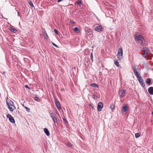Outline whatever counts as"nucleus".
<instances>
[{
  "label": "nucleus",
  "instance_id": "obj_1",
  "mask_svg": "<svg viewBox=\"0 0 153 153\" xmlns=\"http://www.w3.org/2000/svg\"><path fill=\"white\" fill-rule=\"evenodd\" d=\"M6 102L8 107V108L11 112L13 111V110L16 109L14 103L13 101L7 98L6 99Z\"/></svg>",
  "mask_w": 153,
  "mask_h": 153
},
{
  "label": "nucleus",
  "instance_id": "obj_2",
  "mask_svg": "<svg viewBox=\"0 0 153 153\" xmlns=\"http://www.w3.org/2000/svg\"><path fill=\"white\" fill-rule=\"evenodd\" d=\"M133 69L135 75L137 78H138L141 76L140 75V69L138 67H137L136 65H134L133 66Z\"/></svg>",
  "mask_w": 153,
  "mask_h": 153
},
{
  "label": "nucleus",
  "instance_id": "obj_3",
  "mask_svg": "<svg viewBox=\"0 0 153 153\" xmlns=\"http://www.w3.org/2000/svg\"><path fill=\"white\" fill-rule=\"evenodd\" d=\"M123 50L121 47L118 50L117 58L119 59H120L123 57Z\"/></svg>",
  "mask_w": 153,
  "mask_h": 153
},
{
  "label": "nucleus",
  "instance_id": "obj_4",
  "mask_svg": "<svg viewBox=\"0 0 153 153\" xmlns=\"http://www.w3.org/2000/svg\"><path fill=\"white\" fill-rule=\"evenodd\" d=\"M50 114L51 117L52 118L54 122V123H57V118H56V117L55 116V115L54 114V113L52 112L50 113Z\"/></svg>",
  "mask_w": 153,
  "mask_h": 153
},
{
  "label": "nucleus",
  "instance_id": "obj_5",
  "mask_svg": "<svg viewBox=\"0 0 153 153\" xmlns=\"http://www.w3.org/2000/svg\"><path fill=\"white\" fill-rule=\"evenodd\" d=\"M104 27L102 25H99L95 27L94 30L98 32H102L103 31Z\"/></svg>",
  "mask_w": 153,
  "mask_h": 153
},
{
  "label": "nucleus",
  "instance_id": "obj_6",
  "mask_svg": "<svg viewBox=\"0 0 153 153\" xmlns=\"http://www.w3.org/2000/svg\"><path fill=\"white\" fill-rule=\"evenodd\" d=\"M103 103L101 102H99L97 104V110L99 111H101L102 108L103 107Z\"/></svg>",
  "mask_w": 153,
  "mask_h": 153
},
{
  "label": "nucleus",
  "instance_id": "obj_7",
  "mask_svg": "<svg viewBox=\"0 0 153 153\" xmlns=\"http://www.w3.org/2000/svg\"><path fill=\"white\" fill-rule=\"evenodd\" d=\"M55 102L56 104V105L59 110H60L61 109V104L57 99H55Z\"/></svg>",
  "mask_w": 153,
  "mask_h": 153
},
{
  "label": "nucleus",
  "instance_id": "obj_8",
  "mask_svg": "<svg viewBox=\"0 0 153 153\" xmlns=\"http://www.w3.org/2000/svg\"><path fill=\"white\" fill-rule=\"evenodd\" d=\"M137 79L142 86L144 87L145 86V84L141 77L140 76V77L137 78Z\"/></svg>",
  "mask_w": 153,
  "mask_h": 153
},
{
  "label": "nucleus",
  "instance_id": "obj_9",
  "mask_svg": "<svg viewBox=\"0 0 153 153\" xmlns=\"http://www.w3.org/2000/svg\"><path fill=\"white\" fill-rule=\"evenodd\" d=\"M126 91V90H121L119 92V95L120 98L123 97L125 95V94Z\"/></svg>",
  "mask_w": 153,
  "mask_h": 153
},
{
  "label": "nucleus",
  "instance_id": "obj_10",
  "mask_svg": "<svg viewBox=\"0 0 153 153\" xmlns=\"http://www.w3.org/2000/svg\"><path fill=\"white\" fill-rule=\"evenodd\" d=\"M7 117L9 118L10 121L12 123H15V121L14 119L12 116L10 114H8L7 115Z\"/></svg>",
  "mask_w": 153,
  "mask_h": 153
},
{
  "label": "nucleus",
  "instance_id": "obj_11",
  "mask_svg": "<svg viewBox=\"0 0 153 153\" xmlns=\"http://www.w3.org/2000/svg\"><path fill=\"white\" fill-rule=\"evenodd\" d=\"M142 39L143 40H144V38L141 35H138L137 36H136L135 39V40L136 41H140Z\"/></svg>",
  "mask_w": 153,
  "mask_h": 153
},
{
  "label": "nucleus",
  "instance_id": "obj_12",
  "mask_svg": "<svg viewBox=\"0 0 153 153\" xmlns=\"http://www.w3.org/2000/svg\"><path fill=\"white\" fill-rule=\"evenodd\" d=\"M144 52L146 54H147L150 53V51L149 49L147 47H144L143 48Z\"/></svg>",
  "mask_w": 153,
  "mask_h": 153
},
{
  "label": "nucleus",
  "instance_id": "obj_13",
  "mask_svg": "<svg viewBox=\"0 0 153 153\" xmlns=\"http://www.w3.org/2000/svg\"><path fill=\"white\" fill-rule=\"evenodd\" d=\"M148 91L150 95H153V87H149L148 89Z\"/></svg>",
  "mask_w": 153,
  "mask_h": 153
},
{
  "label": "nucleus",
  "instance_id": "obj_14",
  "mask_svg": "<svg viewBox=\"0 0 153 153\" xmlns=\"http://www.w3.org/2000/svg\"><path fill=\"white\" fill-rule=\"evenodd\" d=\"M128 109V106L127 105H126L125 106H124L122 109V111L123 112H126L127 111Z\"/></svg>",
  "mask_w": 153,
  "mask_h": 153
},
{
  "label": "nucleus",
  "instance_id": "obj_15",
  "mask_svg": "<svg viewBox=\"0 0 153 153\" xmlns=\"http://www.w3.org/2000/svg\"><path fill=\"white\" fill-rule=\"evenodd\" d=\"M42 33L43 34L44 36L45 39H47L48 35L45 30H44V31H42Z\"/></svg>",
  "mask_w": 153,
  "mask_h": 153
},
{
  "label": "nucleus",
  "instance_id": "obj_16",
  "mask_svg": "<svg viewBox=\"0 0 153 153\" xmlns=\"http://www.w3.org/2000/svg\"><path fill=\"white\" fill-rule=\"evenodd\" d=\"M138 42V43H139L140 45H143L144 44L145 40L144 39V40H142V39L140 40V41H136Z\"/></svg>",
  "mask_w": 153,
  "mask_h": 153
},
{
  "label": "nucleus",
  "instance_id": "obj_17",
  "mask_svg": "<svg viewBox=\"0 0 153 153\" xmlns=\"http://www.w3.org/2000/svg\"><path fill=\"white\" fill-rule=\"evenodd\" d=\"M44 131L48 136H49L50 134L47 128H45L44 129Z\"/></svg>",
  "mask_w": 153,
  "mask_h": 153
},
{
  "label": "nucleus",
  "instance_id": "obj_18",
  "mask_svg": "<svg viewBox=\"0 0 153 153\" xmlns=\"http://www.w3.org/2000/svg\"><path fill=\"white\" fill-rule=\"evenodd\" d=\"M146 82L149 85H151V79L149 78H148L146 79Z\"/></svg>",
  "mask_w": 153,
  "mask_h": 153
},
{
  "label": "nucleus",
  "instance_id": "obj_19",
  "mask_svg": "<svg viewBox=\"0 0 153 153\" xmlns=\"http://www.w3.org/2000/svg\"><path fill=\"white\" fill-rule=\"evenodd\" d=\"M10 29L11 31L14 33H15L17 31V30L16 29L12 27H10Z\"/></svg>",
  "mask_w": 153,
  "mask_h": 153
},
{
  "label": "nucleus",
  "instance_id": "obj_20",
  "mask_svg": "<svg viewBox=\"0 0 153 153\" xmlns=\"http://www.w3.org/2000/svg\"><path fill=\"white\" fill-rule=\"evenodd\" d=\"M85 62L86 63L87 65L89 66V64H90V62L89 59L87 58H85Z\"/></svg>",
  "mask_w": 153,
  "mask_h": 153
},
{
  "label": "nucleus",
  "instance_id": "obj_21",
  "mask_svg": "<svg viewBox=\"0 0 153 153\" xmlns=\"http://www.w3.org/2000/svg\"><path fill=\"white\" fill-rule=\"evenodd\" d=\"M91 86L92 87H95L97 88L99 87V85L96 83H92L91 84Z\"/></svg>",
  "mask_w": 153,
  "mask_h": 153
},
{
  "label": "nucleus",
  "instance_id": "obj_22",
  "mask_svg": "<svg viewBox=\"0 0 153 153\" xmlns=\"http://www.w3.org/2000/svg\"><path fill=\"white\" fill-rule=\"evenodd\" d=\"M114 64L117 67H119L120 66V65H119V63L118 62L117 60H115L114 61Z\"/></svg>",
  "mask_w": 153,
  "mask_h": 153
},
{
  "label": "nucleus",
  "instance_id": "obj_23",
  "mask_svg": "<svg viewBox=\"0 0 153 153\" xmlns=\"http://www.w3.org/2000/svg\"><path fill=\"white\" fill-rule=\"evenodd\" d=\"M76 3L78 5H80L82 4V1L81 0H78Z\"/></svg>",
  "mask_w": 153,
  "mask_h": 153
},
{
  "label": "nucleus",
  "instance_id": "obj_24",
  "mask_svg": "<svg viewBox=\"0 0 153 153\" xmlns=\"http://www.w3.org/2000/svg\"><path fill=\"white\" fill-rule=\"evenodd\" d=\"M74 30L75 32H78L79 31V29L77 27H75L74 28Z\"/></svg>",
  "mask_w": 153,
  "mask_h": 153
},
{
  "label": "nucleus",
  "instance_id": "obj_25",
  "mask_svg": "<svg viewBox=\"0 0 153 153\" xmlns=\"http://www.w3.org/2000/svg\"><path fill=\"white\" fill-rule=\"evenodd\" d=\"M63 121L64 123H65L66 124H68V121L65 118H63Z\"/></svg>",
  "mask_w": 153,
  "mask_h": 153
},
{
  "label": "nucleus",
  "instance_id": "obj_26",
  "mask_svg": "<svg viewBox=\"0 0 153 153\" xmlns=\"http://www.w3.org/2000/svg\"><path fill=\"white\" fill-rule=\"evenodd\" d=\"M14 113H15L14 114V115L15 116H17L19 113V111H18L17 110H16V111L14 112Z\"/></svg>",
  "mask_w": 153,
  "mask_h": 153
},
{
  "label": "nucleus",
  "instance_id": "obj_27",
  "mask_svg": "<svg viewBox=\"0 0 153 153\" xmlns=\"http://www.w3.org/2000/svg\"><path fill=\"white\" fill-rule=\"evenodd\" d=\"M140 134L139 133H137L135 134V137L136 138H138L140 136Z\"/></svg>",
  "mask_w": 153,
  "mask_h": 153
},
{
  "label": "nucleus",
  "instance_id": "obj_28",
  "mask_svg": "<svg viewBox=\"0 0 153 153\" xmlns=\"http://www.w3.org/2000/svg\"><path fill=\"white\" fill-rule=\"evenodd\" d=\"M28 3L30 5V6L33 7H34L33 5L32 1H30Z\"/></svg>",
  "mask_w": 153,
  "mask_h": 153
},
{
  "label": "nucleus",
  "instance_id": "obj_29",
  "mask_svg": "<svg viewBox=\"0 0 153 153\" xmlns=\"http://www.w3.org/2000/svg\"><path fill=\"white\" fill-rule=\"evenodd\" d=\"M23 107H24L26 109L27 111V112H29L30 111V109L29 108H28L26 106H24V105H23Z\"/></svg>",
  "mask_w": 153,
  "mask_h": 153
},
{
  "label": "nucleus",
  "instance_id": "obj_30",
  "mask_svg": "<svg viewBox=\"0 0 153 153\" xmlns=\"http://www.w3.org/2000/svg\"><path fill=\"white\" fill-rule=\"evenodd\" d=\"M67 145L69 147H71L72 146V145L70 143H67Z\"/></svg>",
  "mask_w": 153,
  "mask_h": 153
},
{
  "label": "nucleus",
  "instance_id": "obj_31",
  "mask_svg": "<svg viewBox=\"0 0 153 153\" xmlns=\"http://www.w3.org/2000/svg\"><path fill=\"white\" fill-rule=\"evenodd\" d=\"M90 56H91V59L92 62L93 61V56L92 53H91Z\"/></svg>",
  "mask_w": 153,
  "mask_h": 153
},
{
  "label": "nucleus",
  "instance_id": "obj_32",
  "mask_svg": "<svg viewBox=\"0 0 153 153\" xmlns=\"http://www.w3.org/2000/svg\"><path fill=\"white\" fill-rule=\"evenodd\" d=\"M115 106L114 105H111L110 106V108L111 109H114Z\"/></svg>",
  "mask_w": 153,
  "mask_h": 153
},
{
  "label": "nucleus",
  "instance_id": "obj_33",
  "mask_svg": "<svg viewBox=\"0 0 153 153\" xmlns=\"http://www.w3.org/2000/svg\"><path fill=\"white\" fill-rule=\"evenodd\" d=\"M54 32L55 33V34H58V31L57 30H56V29H54Z\"/></svg>",
  "mask_w": 153,
  "mask_h": 153
},
{
  "label": "nucleus",
  "instance_id": "obj_34",
  "mask_svg": "<svg viewBox=\"0 0 153 153\" xmlns=\"http://www.w3.org/2000/svg\"><path fill=\"white\" fill-rule=\"evenodd\" d=\"M34 100H36V101H37L38 100V99H39V97H37V96H36L34 98Z\"/></svg>",
  "mask_w": 153,
  "mask_h": 153
},
{
  "label": "nucleus",
  "instance_id": "obj_35",
  "mask_svg": "<svg viewBox=\"0 0 153 153\" xmlns=\"http://www.w3.org/2000/svg\"><path fill=\"white\" fill-rule=\"evenodd\" d=\"M87 31L88 32V33H90L91 32V30L90 28H87Z\"/></svg>",
  "mask_w": 153,
  "mask_h": 153
},
{
  "label": "nucleus",
  "instance_id": "obj_36",
  "mask_svg": "<svg viewBox=\"0 0 153 153\" xmlns=\"http://www.w3.org/2000/svg\"><path fill=\"white\" fill-rule=\"evenodd\" d=\"M52 44L54 46H55V47H56L57 48H58V46L56 45L54 43L52 42Z\"/></svg>",
  "mask_w": 153,
  "mask_h": 153
},
{
  "label": "nucleus",
  "instance_id": "obj_37",
  "mask_svg": "<svg viewBox=\"0 0 153 153\" xmlns=\"http://www.w3.org/2000/svg\"><path fill=\"white\" fill-rule=\"evenodd\" d=\"M70 23L71 24H74V23H75V22L74 21H71Z\"/></svg>",
  "mask_w": 153,
  "mask_h": 153
},
{
  "label": "nucleus",
  "instance_id": "obj_38",
  "mask_svg": "<svg viewBox=\"0 0 153 153\" xmlns=\"http://www.w3.org/2000/svg\"><path fill=\"white\" fill-rule=\"evenodd\" d=\"M25 87L26 88H28L29 89H30V88L27 85H26Z\"/></svg>",
  "mask_w": 153,
  "mask_h": 153
},
{
  "label": "nucleus",
  "instance_id": "obj_39",
  "mask_svg": "<svg viewBox=\"0 0 153 153\" xmlns=\"http://www.w3.org/2000/svg\"><path fill=\"white\" fill-rule=\"evenodd\" d=\"M89 106H91V107L93 109H94V107H93V106H92V105H91V104H89Z\"/></svg>",
  "mask_w": 153,
  "mask_h": 153
},
{
  "label": "nucleus",
  "instance_id": "obj_40",
  "mask_svg": "<svg viewBox=\"0 0 153 153\" xmlns=\"http://www.w3.org/2000/svg\"><path fill=\"white\" fill-rule=\"evenodd\" d=\"M146 54L144 53V54L143 55V56L145 58H146V56L145 55Z\"/></svg>",
  "mask_w": 153,
  "mask_h": 153
},
{
  "label": "nucleus",
  "instance_id": "obj_41",
  "mask_svg": "<svg viewBox=\"0 0 153 153\" xmlns=\"http://www.w3.org/2000/svg\"><path fill=\"white\" fill-rule=\"evenodd\" d=\"M93 98L94 99H95L96 97V96L95 95H93Z\"/></svg>",
  "mask_w": 153,
  "mask_h": 153
},
{
  "label": "nucleus",
  "instance_id": "obj_42",
  "mask_svg": "<svg viewBox=\"0 0 153 153\" xmlns=\"http://www.w3.org/2000/svg\"><path fill=\"white\" fill-rule=\"evenodd\" d=\"M17 13H18V16H20V14H19V11H17Z\"/></svg>",
  "mask_w": 153,
  "mask_h": 153
},
{
  "label": "nucleus",
  "instance_id": "obj_43",
  "mask_svg": "<svg viewBox=\"0 0 153 153\" xmlns=\"http://www.w3.org/2000/svg\"><path fill=\"white\" fill-rule=\"evenodd\" d=\"M63 0H58L57 2H59L61 1H62Z\"/></svg>",
  "mask_w": 153,
  "mask_h": 153
},
{
  "label": "nucleus",
  "instance_id": "obj_44",
  "mask_svg": "<svg viewBox=\"0 0 153 153\" xmlns=\"http://www.w3.org/2000/svg\"><path fill=\"white\" fill-rule=\"evenodd\" d=\"M152 116H153V111H152Z\"/></svg>",
  "mask_w": 153,
  "mask_h": 153
}]
</instances>
